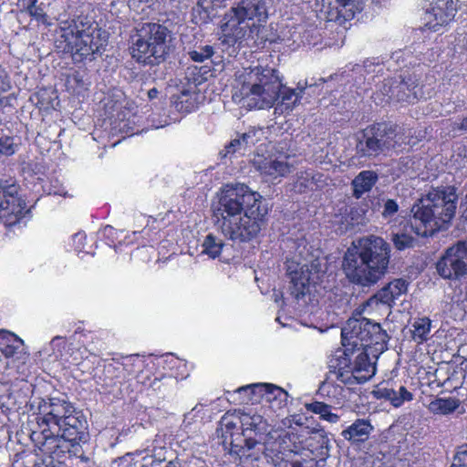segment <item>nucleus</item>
I'll return each mask as SVG.
<instances>
[{
	"instance_id": "f257e3e1",
	"label": "nucleus",
	"mask_w": 467,
	"mask_h": 467,
	"mask_svg": "<svg viewBox=\"0 0 467 467\" xmlns=\"http://www.w3.org/2000/svg\"><path fill=\"white\" fill-rule=\"evenodd\" d=\"M268 209L262 196L245 184L226 185L214 210L215 224L233 242L255 239L267 222Z\"/></svg>"
},
{
	"instance_id": "f03ea898",
	"label": "nucleus",
	"mask_w": 467,
	"mask_h": 467,
	"mask_svg": "<svg viewBox=\"0 0 467 467\" xmlns=\"http://www.w3.org/2000/svg\"><path fill=\"white\" fill-rule=\"evenodd\" d=\"M271 0H241L223 16L221 30L228 44L250 47L254 51L265 47V24Z\"/></svg>"
},
{
	"instance_id": "7ed1b4c3",
	"label": "nucleus",
	"mask_w": 467,
	"mask_h": 467,
	"mask_svg": "<svg viewBox=\"0 0 467 467\" xmlns=\"http://www.w3.org/2000/svg\"><path fill=\"white\" fill-rule=\"evenodd\" d=\"M341 337L346 352L360 350L354 362L352 376L358 382L368 380L376 371L369 355L378 358L388 348L389 337L386 330L379 323L357 314L347 321L341 330Z\"/></svg>"
},
{
	"instance_id": "20e7f679",
	"label": "nucleus",
	"mask_w": 467,
	"mask_h": 467,
	"mask_svg": "<svg viewBox=\"0 0 467 467\" xmlns=\"http://www.w3.org/2000/svg\"><path fill=\"white\" fill-rule=\"evenodd\" d=\"M390 245L382 237L369 235L348 248L343 260V270L351 283L370 286L387 273Z\"/></svg>"
},
{
	"instance_id": "39448f33",
	"label": "nucleus",
	"mask_w": 467,
	"mask_h": 467,
	"mask_svg": "<svg viewBox=\"0 0 467 467\" xmlns=\"http://www.w3.org/2000/svg\"><path fill=\"white\" fill-rule=\"evenodd\" d=\"M282 86L275 69L254 67L235 76L232 99L250 109H269L279 99Z\"/></svg>"
},
{
	"instance_id": "423d86ee",
	"label": "nucleus",
	"mask_w": 467,
	"mask_h": 467,
	"mask_svg": "<svg viewBox=\"0 0 467 467\" xmlns=\"http://www.w3.org/2000/svg\"><path fill=\"white\" fill-rule=\"evenodd\" d=\"M457 200L452 188L432 190L411 207L413 220L420 223L411 229H416L418 236L432 235L443 229L456 213Z\"/></svg>"
},
{
	"instance_id": "0eeeda50",
	"label": "nucleus",
	"mask_w": 467,
	"mask_h": 467,
	"mask_svg": "<svg viewBox=\"0 0 467 467\" xmlns=\"http://www.w3.org/2000/svg\"><path fill=\"white\" fill-rule=\"evenodd\" d=\"M294 296L297 310L304 314H313L317 307V300L310 293V281L321 271L318 256L306 240L298 238L294 246Z\"/></svg>"
},
{
	"instance_id": "6e6552de",
	"label": "nucleus",
	"mask_w": 467,
	"mask_h": 467,
	"mask_svg": "<svg viewBox=\"0 0 467 467\" xmlns=\"http://www.w3.org/2000/svg\"><path fill=\"white\" fill-rule=\"evenodd\" d=\"M294 467H317L316 451L327 449L329 439L313 417L294 415Z\"/></svg>"
},
{
	"instance_id": "1a4fd4ad",
	"label": "nucleus",
	"mask_w": 467,
	"mask_h": 467,
	"mask_svg": "<svg viewBox=\"0 0 467 467\" xmlns=\"http://www.w3.org/2000/svg\"><path fill=\"white\" fill-rule=\"evenodd\" d=\"M406 130L397 125L377 123L363 130L358 135L356 144L359 157L372 158L386 154L389 150H397L407 145Z\"/></svg>"
},
{
	"instance_id": "9d476101",
	"label": "nucleus",
	"mask_w": 467,
	"mask_h": 467,
	"mask_svg": "<svg viewBox=\"0 0 467 467\" xmlns=\"http://www.w3.org/2000/svg\"><path fill=\"white\" fill-rule=\"evenodd\" d=\"M169 30L158 23H145L130 47V55L139 64L157 66L165 60Z\"/></svg>"
},
{
	"instance_id": "9b49d317",
	"label": "nucleus",
	"mask_w": 467,
	"mask_h": 467,
	"mask_svg": "<svg viewBox=\"0 0 467 467\" xmlns=\"http://www.w3.org/2000/svg\"><path fill=\"white\" fill-rule=\"evenodd\" d=\"M107 40L101 37L100 29L87 17H78L70 26L67 37V49L75 62L92 61L97 54L105 50Z\"/></svg>"
},
{
	"instance_id": "f8f14e48",
	"label": "nucleus",
	"mask_w": 467,
	"mask_h": 467,
	"mask_svg": "<svg viewBox=\"0 0 467 467\" xmlns=\"http://www.w3.org/2000/svg\"><path fill=\"white\" fill-rule=\"evenodd\" d=\"M75 409L71 402L58 398L43 400L39 403L38 412L36 416V426L30 434V439L36 451L55 430L59 429L62 421L70 413L75 412Z\"/></svg>"
},
{
	"instance_id": "ddd939ff",
	"label": "nucleus",
	"mask_w": 467,
	"mask_h": 467,
	"mask_svg": "<svg viewBox=\"0 0 467 467\" xmlns=\"http://www.w3.org/2000/svg\"><path fill=\"white\" fill-rule=\"evenodd\" d=\"M19 190L16 182L0 179V220L5 227L19 223L30 213Z\"/></svg>"
},
{
	"instance_id": "4468645a",
	"label": "nucleus",
	"mask_w": 467,
	"mask_h": 467,
	"mask_svg": "<svg viewBox=\"0 0 467 467\" xmlns=\"http://www.w3.org/2000/svg\"><path fill=\"white\" fill-rule=\"evenodd\" d=\"M143 361L139 355H130L122 358L120 365L125 370L127 376H132L139 372L137 378L138 382L141 383L146 388H150L154 391L165 390L166 387L171 385V382H176V377L172 373H153L151 374L148 369L141 370Z\"/></svg>"
},
{
	"instance_id": "2eb2a0df",
	"label": "nucleus",
	"mask_w": 467,
	"mask_h": 467,
	"mask_svg": "<svg viewBox=\"0 0 467 467\" xmlns=\"http://www.w3.org/2000/svg\"><path fill=\"white\" fill-rule=\"evenodd\" d=\"M383 90L389 99L413 103L423 99V92L415 75L400 76V79H389L383 85Z\"/></svg>"
},
{
	"instance_id": "dca6fc26",
	"label": "nucleus",
	"mask_w": 467,
	"mask_h": 467,
	"mask_svg": "<svg viewBox=\"0 0 467 467\" xmlns=\"http://www.w3.org/2000/svg\"><path fill=\"white\" fill-rule=\"evenodd\" d=\"M459 8V0H433L425 12V26L438 31L454 19Z\"/></svg>"
},
{
	"instance_id": "f3484780",
	"label": "nucleus",
	"mask_w": 467,
	"mask_h": 467,
	"mask_svg": "<svg viewBox=\"0 0 467 467\" xmlns=\"http://www.w3.org/2000/svg\"><path fill=\"white\" fill-rule=\"evenodd\" d=\"M268 451L275 467H292V437L291 433L284 431L269 443Z\"/></svg>"
},
{
	"instance_id": "a211bd4d",
	"label": "nucleus",
	"mask_w": 467,
	"mask_h": 467,
	"mask_svg": "<svg viewBox=\"0 0 467 467\" xmlns=\"http://www.w3.org/2000/svg\"><path fill=\"white\" fill-rule=\"evenodd\" d=\"M265 383H254L237 388L233 392L226 391L230 395L229 401L234 405H248L260 403L263 400Z\"/></svg>"
},
{
	"instance_id": "6ab92c4d",
	"label": "nucleus",
	"mask_w": 467,
	"mask_h": 467,
	"mask_svg": "<svg viewBox=\"0 0 467 467\" xmlns=\"http://www.w3.org/2000/svg\"><path fill=\"white\" fill-rule=\"evenodd\" d=\"M403 224L402 229H398L396 223L390 226L391 228V242L394 247L399 251H403L409 248H412L416 243V239L411 235L414 233L417 235L416 229H411L410 226H420L419 222H415L413 219L410 223L405 222L401 219L400 225Z\"/></svg>"
},
{
	"instance_id": "aec40b11",
	"label": "nucleus",
	"mask_w": 467,
	"mask_h": 467,
	"mask_svg": "<svg viewBox=\"0 0 467 467\" xmlns=\"http://www.w3.org/2000/svg\"><path fill=\"white\" fill-rule=\"evenodd\" d=\"M363 9V0H335L329 12V20L339 25L354 18Z\"/></svg>"
},
{
	"instance_id": "412c9836",
	"label": "nucleus",
	"mask_w": 467,
	"mask_h": 467,
	"mask_svg": "<svg viewBox=\"0 0 467 467\" xmlns=\"http://www.w3.org/2000/svg\"><path fill=\"white\" fill-rule=\"evenodd\" d=\"M374 427L369 420L357 419L347 429L343 430L341 436L351 445H359L369 439Z\"/></svg>"
},
{
	"instance_id": "4be33fe9",
	"label": "nucleus",
	"mask_w": 467,
	"mask_h": 467,
	"mask_svg": "<svg viewBox=\"0 0 467 467\" xmlns=\"http://www.w3.org/2000/svg\"><path fill=\"white\" fill-rule=\"evenodd\" d=\"M254 165L261 174L274 179L285 176L289 172V166L286 162L260 154L254 157Z\"/></svg>"
},
{
	"instance_id": "5701e85b",
	"label": "nucleus",
	"mask_w": 467,
	"mask_h": 467,
	"mask_svg": "<svg viewBox=\"0 0 467 467\" xmlns=\"http://www.w3.org/2000/svg\"><path fill=\"white\" fill-rule=\"evenodd\" d=\"M408 283L404 279H395L383 286L375 296V299L392 306L397 299L406 294Z\"/></svg>"
},
{
	"instance_id": "b1692460",
	"label": "nucleus",
	"mask_w": 467,
	"mask_h": 467,
	"mask_svg": "<svg viewBox=\"0 0 467 467\" xmlns=\"http://www.w3.org/2000/svg\"><path fill=\"white\" fill-rule=\"evenodd\" d=\"M379 180L378 173L374 171L367 170L360 171L352 181L353 196L357 199L368 192Z\"/></svg>"
},
{
	"instance_id": "393cba45",
	"label": "nucleus",
	"mask_w": 467,
	"mask_h": 467,
	"mask_svg": "<svg viewBox=\"0 0 467 467\" xmlns=\"http://www.w3.org/2000/svg\"><path fill=\"white\" fill-rule=\"evenodd\" d=\"M171 101L175 109L181 113H190L198 108L197 95L187 89L172 95Z\"/></svg>"
},
{
	"instance_id": "a878e982",
	"label": "nucleus",
	"mask_w": 467,
	"mask_h": 467,
	"mask_svg": "<svg viewBox=\"0 0 467 467\" xmlns=\"http://www.w3.org/2000/svg\"><path fill=\"white\" fill-rule=\"evenodd\" d=\"M23 11L26 12L32 20L44 26H50L49 16L47 13V6L44 3H38V0H22Z\"/></svg>"
},
{
	"instance_id": "bb28decb",
	"label": "nucleus",
	"mask_w": 467,
	"mask_h": 467,
	"mask_svg": "<svg viewBox=\"0 0 467 467\" xmlns=\"http://www.w3.org/2000/svg\"><path fill=\"white\" fill-rule=\"evenodd\" d=\"M23 345V340L16 335L0 330V353L5 358H13Z\"/></svg>"
},
{
	"instance_id": "cd10ccee",
	"label": "nucleus",
	"mask_w": 467,
	"mask_h": 467,
	"mask_svg": "<svg viewBox=\"0 0 467 467\" xmlns=\"http://www.w3.org/2000/svg\"><path fill=\"white\" fill-rule=\"evenodd\" d=\"M157 232L150 227H144L141 231H134L131 235L125 236L124 244H134L138 247L152 246L157 238Z\"/></svg>"
},
{
	"instance_id": "c85d7f7f",
	"label": "nucleus",
	"mask_w": 467,
	"mask_h": 467,
	"mask_svg": "<svg viewBox=\"0 0 467 467\" xmlns=\"http://www.w3.org/2000/svg\"><path fill=\"white\" fill-rule=\"evenodd\" d=\"M461 402L456 398H436L430 402L428 409L434 414L448 415L455 411Z\"/></svg>"
},
{
	"instance_id": "c756f323",
	"label": "nucleus",
	"mask_w": 467,
	"mask_h": 467,
	"mask_svg": "<svg viewBox=\"0 0 467 467\" xmlns=\"http://www.w3.org/2000/svg\"><path fill=\"white\" fill-rule=\"evenodd\" d=\"M267 387L264 391L263 400L280 409L286 404L288 393L282 388L271 383H265Z\"/></svg>"
},
{
	"instance_id": "7c9ffc66",
	"label": "nucleus",
	"mask_w": 467,
	"mask_h": 467,
	"mask_svg": "<svg viewBox=\"0 0 467 467\" xmlns=\"http://www.w3.org/2000/svg\"><path fill=\"white\" fill-rule=\"evenodd\" d=\"M378 397L389 400L390 403L398 408L400 407L405 401L413 400V395L405 387L401 386V398L396 396V390L393 389H379L376 391Z\"/></svg>"
},
{
	"instance_id": "2f4dec72",
	"label": "nucleus",
	"mask_w": 467,
	"mask_h": 467,
	"mask_svg": "<svg viewBox=\"0 0 467 467\" xmlns=\"http://www.w3.org/2000/svg\"><path fill=\"white\" fill-rule=\"evenodd\" d=\"M431 321L428 317L417 318L412 324V338L418 344L427 341L431 332Z\"/></svg>"
},
{
	"instance_id": "473e14b6",
	"label": "nucleus",
	"mask_w": 467,
	"mask_h": 467,
	"mask_svg": "<svg viewBox=\"0 0 467 467\" xmlns=\"http://www.w3.org/2000/svg\"><path fill=\"white\" fill-rule=\"evenodd\" d=\"M223 246L224 243L222 239L213 234H208L202 243V253L215 259L221 254Z\"/></svg>"
},
{
	"instance_id": "72a5a7b5",
	"label": "nucleus",
	"mask_w": 467,
	"mask_h": 467,
	"mask_svg": "<svg viewBox=\"0 0 467 467\" xmlns=\"http://www.w3.org/2000/svg\"><path fill=\"white\" fill-rule=\"evenodd\" d=\"M18 150V144L12 136L0 137V155L10 157Z\"/></svg>"
},
{
	"instance_id": "f704fd0d",
	"label": "nucleus",
	"mask_w": 467,
	"mask_h": 467,
	"mask_svg": "<svg viewBox=\"0 0 467 467\" xmlns=\"http://www.w3.org/2000/svg\"><path fill=\"white\" fill-rule=\"evenodd\" d=\"M273 297H274L275 302L276 304H280V306H281V309L279 310L278 316L275 318L276 322H278L284 327H288L289 323H287V321H289L291 319V317H289V316L284 317L282 314V312L284 310V306L285 305L284 292L279 289L278 290L274 289Z\"/></svg>"
},
{
	"instance_id": "c9c22d12",
	"label": "nucleus",
	"mask_w": 467,
	"mask_h": 467,
	"mask_svg": "<svg viewBox=\"0 0 467 467\" xmlns=\"http://www.w3.org/2000/svg\"><path fill=\"white\" fill-rule=\"evenodd\" d=\"M119 234H123V232H119L110 225L105 226L102 230V235L105 243L110 247H117L121 244V241L119 240Z\"/></svg>"
},
{
	"instance_id": "e433bc0d",
	"label": "nucleus",
	"mask_w": 467,
	"mask_h": 467,
	"mask_svg": "<svg viewBox=\"0 0 467 467\" xmlns=\"http://www.w3.org/2000/svg\"><path fill=\"white\" fill-rule=\"evenodd\" d=\"M383 202V210L381 212V215L385 220H388L389 223L391 222V218L397 214L399 212L400 206L398 202L394 199H382Z\"/></svg>"
},
{
	"instance_id": "4c0bfd02",
	"label": "nucleus",
	"mask_w": 467,
	"mask_h": 467,
	"mask_svg": "<svg viewBox=\"0 0 467 467\" xmlns=\"http://www.w3.org/2000/svg\"><path fill=\"white\" fill-rule=\"evenodd\" d=\"M214 51L212 46L206 45L202 47L200 50H192L189 52V56L192 60L195 62H203L213 57Z\"/></svg>"
},
{
	"instance_id": "58836bf2",
	"label": "nucleus",
	"mask_w": 467,
	"mask_h": 467,
	"mask_svg": "<svg viewBox=\"0 0 467 467\" xmlns=\"http://www.w3.org/2000/svg\"><path fill=\"white\" fill-rule=\"evenodd\" d=\"M306 409L315 414H318L323 420L327 413L331 410V406L320 401H314L305 404Z\"/></svg>"
},
{
	"instance_id": "ea45409f",
	"label": "nucleus",
	"mask_w": 467,
	"mask_h": 467,
	"mask_svg": "<svg viewBox=\"0 0 467 467\" xmlns=\"http://www.w3.org/2000/svg\"><path fill=\"white\" fill-rule=\"evenodd\" d=\"M225 1L226 0H198V5L205 12H209L216 7L223 6Z\"/></svg>"
},
{
	"instance_id": "a19ab883",
	"label": "nucleus",
	"mask_w": 467,
	"mask_h": 467,
	"mask_svg": "<svg viewBox=\"0 0 467 467\" xmlns=\"http://www.w3.org/2000/svg\"><path fill=\"white\" fill-rule=\"evenodd\" d=\"M315 85L316 84L312 82L308 83L307 80H306L304 83H302L301 81L297 83L296 88H294L293 91L294 97H296L294 100V107L296 106L297 100L302 98L301 93H303V91L306 88H312V87Z\"/></svg>"
},
{
	"instance_id": "79ce46f5",
	"label": "nucleus",
	"mask_w": 467,
	"mask_h": 467,
	"mask_svg": "<svg viewBox=\"0 0 467 467\" xmlns=\"http://www.w3.org/2000/svg\"><path fill=\"white\" fill-rule=\"evenodd\" d=\"M467 461V445H463L460 448L453 458V462L461 467H466Z\"/></svg>"
},
{
	"instance_id": "37998d69",
	"label": "nucleus",
	"mask_w": 467,
	"mask_h": 467,
	"mask_svg": "<svg viewBox=\"0 0 467 467\" xmlns=\"http://www.w3.org/2000/svg\"><path fill=\"white\" fill-rule=\"evenodd\" d=\"M243 434L245 435L247 431H256L257 425L254 422V418L245 415L241 420Z\"/></svg>"
},
{
	"instance_id": "c03bdc74",
	"label": "nucleus",
	"mask_w": 467,
	"mask_h": 467,
	"mask_svg": "<svg viewBox=\"0 0 467 467\" xmlns=\"http://www.w3.org/2000/svg\"><path fill=\"white\" fill-rule=\"evenodd\" d=\"M256 131L254 130H249L248 132H244L239 137L241 139V142L245 147L254 146L255 144V140L254 137L255 136Z\"/></svg>"
},
{
	"instance_id": "a18cd8bd",
	"label": "nucleus",
	"mask_w": 467,
	"mask_h": 467,
	"mask_svg": "<svg viewBox=\"0 0 467 467\" xmlns=\"http://www.w3.org/2000/svg\"><path fill=\"white\" fill-rule=\"evenodd\" d=\"M241 139L236 138L232 140L226 146H225V151L226 154H234L242 146Z\"/></svg>"
},
{
	"instance_id": "49530a36",
	"label": "nucleus",
	"mask_w": 467,
	"mask_h": 467,
	"mask_svg": "<svg viewBox=\"0 0 467 467\" xmlns=\"http://www.w3.org/2000/svg\"><path fill=\"white\" fill-rule=\"evenodd\" d=\"M187 467H208L204 461L200 458H192L187 462Z\"/></svg>"
},
{
	"instance_id": "de8ad7c7",
	"label": "nucleus",
	"mask_w": 467,
	"mask_h": 467,
	"mask_svg": "<svg viewBox=\"0 0 467 467\" xmlns=\"http://www.w3.org/2000/svg\"><path fill=\"white\" fill-rule=\"evenodd\" d=\"M48 194H53V195H58V196H66L67 195V192L65 191V189L62 187V186H59V187H54V189H49L48 190Z\"/></svg>"
},
{
	"instance_id": "09e8293b",
	"label": "nucleus",
	"mask_w": 467,
	"mask_h": 467,
	"mask_svg": "<svg viewBox=\"0 0 467 467\" xmlns=\"http://www.w3.org/2000/svg\"><path fill=\"white\" fill-rule=\"evenodd\" d=\"M339 419H340V417L337 414L333 413L330 410L329 412L327 413L326 417H324L323 420H325L330 423H337L339 420Z\"/></svg>"
},
{
	"instance_id": "8fccbe9b",
	"label": "nucleus",
	"mask_w": 467,
	"mask_h": 467,
	"mask_svg": "<svg viewBox=\"0 0 467 467\" xmlns=\"http://www.w3.org/2000/svg\"><path fill=\"white\" fill-rule=\"evenodd\" d=\"M339 419H340V417L337 414L333 413L330 410L329 412L327 413L326 417H324L323 420H325L330 423H337L339 420Z\"/></svg>"
},
{
	"instance_id": "3c124183",
	"label": "nucleus",
	"mask_w": 467,
	"mask_h": 467,
	"mask_svg": "<svg viewBox=\"0 0 467 467\" xmlns=\"http://www.w3.org/2000/svg\"><path fill=\"white\" fill-rule=\"evenodd\" d=\"M460 213H461V216L465 221H467V193H466V196H465L464 200L461 202Z\"/></svg>"
},
{
	"instance_id": "603ef678",
	"label": "nucleus",
	"mask_w": 467,
	"mask_h": 467,
	"mask_svg": "<svg viewBox=\"0 0 467 467\" xmlns=\"http://www.w3.org/2000/svg\"><path fill=\"white\" fill-rule=\"evenodd\" d=\"M244 442L248 450L254 448V446L257 444V441L251 437L245 438Z\"/></svg>"
},
{
	"instance_id": "864d4df0",
	"label": "nucleus",
	"mask_w": 467,
	"mask_h": 467,
	"mask_svg": "<svg viewBox=\"0 0 467 467\" xmlns=\"http://www.w3.org/2000/svg\"><path fill=\"white\" fill-rule=\"evenodd\" d=\"M159 95V90L156 88H152L148 91V98L152 100Z\"/></svg>"
},
{
	"instance_id": "5fc2aeb1",
	"label": "nucleus",
	"mask_w": 467,
	"mask_h": 467,
	"mask_svg": "<svg viewBox=\"0 0 467 467\" xmlns=\"http://www.w3.org/2000/svg\"><path fill=\"white\" fill-rule=\"evenodd\" d=\"M288 263H289V260L287 259L285 262V265L287 266L285 275L290 278V283H292V270H291V267L288 265Z\"/></svg>"
},
{
	"instance_id": "6e6d98bb",
	"label": "nucleus",
	"mask_w": 467,
	"mask_h": 467,
	"mask_svg": "<svg viewBox=\"0 0 467 467\" xmlns=\"http://www.w3.org/2000/svg\"><path fill=\"white\" fill-rule=\"evenodd\" d=\"M459 129L467 130V116L462 119Z\"/></svg>"
},
{
	"instance_id": "4d7b16f0",
	"label": "nucleus",
	"mask_w": 467,
	"mask_h": 467,
	"mask_svg": "<svg viewBox=\"0 0 467 467\" xmlns=\"http://www.w3.org/2000/svg\"><path fill=\"white\" fill-rule=\"evenodd\" d=\"M292 95V89H288L287 92L283 96L282 100L289 99Z\"/></svg>"
},
{
	"instance_id": "13d9d810",
	"label": "nucleus",
	"mask_w": 467,
	"mask_h": 467,
	"mask_svg": "<svg viewBox=\"0 0 467 467\" xmlns=\"http://www.w3.org/2000/svg\"><path fill=\"white\" fill-rule=\"evenodd\" d=\"M337 379H340L342 382H345V383L349 382V378L348 379H343V373H338Z\"/></svg>"
},
{
	"instance_id": "bf43d9fd",
	"label": "nucleus",
	"mask_w": 467,
	"mask_h": 467,
	"mask_svg": "<svg viewBox=\"0 0 467 467\" xmlns=\"http://www.w3.org/2000/svg\"><path fill=\"white\" fill-rule=\"evenodd\" d=\"M79 459H80V461H82V462H89V457H88V456H86V455H84V454H81V455L79 456Z\"/></svg>"
},
{
	"instance_id": "052dcab7",
	"label": "nucleus",
	"mask_w": 467,
	"mask_h": 467,
	"mask_svg": "<svg viewBox=\"0 0 467 467\" xmlns=\"http://www.w3.org/2000/svg\"><path fill=\"white\" fill-rule=\"evenodd\" d=\"M283 108H284V103H282L281 105H278V106H277V107H275V113H277V111H278V110H280L281 112H283V111H284Z\"/></svg>"
},
{
	"instance_id": "680f3d73",
	"label": "nucleus",
	"mask_w": 467,
	"mask_h": 467,
	"mask_svg": "<svg viewBox=\"0 0 467 467\" xmlns=\"http://www.w3.org/2000/svg\"><path fill=\"white\" fill-rule=\"evenodd\" d=\"M234 426H235V424L232 423V422H227L225 424V427L227 430H230V429L234 428Z\"/></svg>"
},
{
	"instance_id": "e2e57ef3",
	"label": "nucleus",
	"mask_w": 467,
	"mask_h": 467,
	"mask_svg": "<svg viewBox=\"0 0 467 467\" xmlns=\"http://www.w3.org/2000/svg\"><path fill=\"white\" fill-rule=\"evenodd\" d=\"M396 396H397L398 398H401V397H400V396H401V386L400 387L399 390H396Z\"/></svg>"
},
{
	"instance_id": "0e129e2a",
	"label": "nucleus",
	"mask_w": 467,
	"mask_h": 467,
	"mask_svg": "<svg viewBox=\"0 0 467 467\" xmlns=\"http://www.w3.org/2000/svg\"><path fill=\"white\" fill-rule=\"evenodd\" d=\"M193 81H194L195 85H200L202 82V79L193 78Z\"/></svg>"
},
{
	"instance_id": "69168bd1",
	"label": "nucleus",
	"mask_w": 467,
	"mask_h": 467,
	"mask_svg": "<svg viewBox=\"0 0 467 467\" xmlns=\"http://www.w3.org/2000/svg\"><path fill=\"white\" fill-rule=\"evenodd\" d=\"M8 368V362H5L4 365V369H6Z\"/></svg>"
},
{
	"instance_id": "338daca9",
	"label": "nucleus",
	"mask_w": 467,
	"mask_h": 467,
	"mask_svg": "<svg viewBox=\"0 0 467 467\" xmlns=\"http://www.w3.org/2000/svg\"><path fill=\"white\" fill-rule=\"evenodd\" d=\"M451 467H461V466H458V465H456V463L452 462V464L451 465Z\"/></svg>"
},
{
	"instance_id": "774afa93",
	"label": "nucleus",
	"mask_w": 467,
	"mask_h": 467,
	"mask_svg": "<svg viewBox=\"0 0 467 467\" xmlns=\"http://www.w3.org/2000/svg\"><path fill=\"white\" fill-rule=\"evenodd\" d=\"M288 109H289L288 106L285 105L286 114H289Z\"/></svg>"
}]
</instances>
